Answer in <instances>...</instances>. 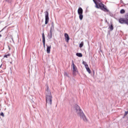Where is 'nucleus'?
I'll return each mask as SVG.
<instances>
[{"label":"nucleus","instance_id":"obj_1","mask_svg":"<svg viewBox=\"0 0 128 128\" xmlns=\"http://www.w3.org/2000/svg\"><path fill=\"white\" fill-rule=\"evenodd\" d=\"M46 106H52V92L50 91H48V93L46 94Z\"/></svg>","mask_w":128,"mask_h":128},{"label":"nucleus","instance_id":"obj_2","mask_svg":"<svg viewBox=\"0 0 128 128\" xmlns=\"http://www.w3.org/2000/svg\"><path fill=\"white\" fill-rule=\"evenodd\" d=\"M118 22L120 24H127L128 26V18H120L118 19Z\"/></svg>","mask_w":128,"mask_h":128},{"label":"nucleus","instance_id":"obj_3","mask_svg":"<svg viewBox=\"0 0 128 128\" xmlns=\"http://www.w3.org/2000/svg\"><path fill=\"white\" fill-rule=\"evenodd\" d=\"M72 68L74 76H76V73L78 72V68H76V66L74 64V60H72Z\"/></svg>","mask_w":128,"mask_h":128},{"label":"nucleus","instance_id":"obj_4","mask_svg":"<svg viewBox=\"0 0 128 128\" xmlns=\"http://www.w3.org/2000/svg\"><path fill=\"white\" fill-rule=\"evenodd\" d=\"M96 4L97 8H100L102 10L104 11H106L107 10L106 8H104V4H102V3H100L98 4L96 3Z\"/></svg>","mask_w":128,"mask_h":128},{"label":"nucleus","instance_id":"obj_5","mask_svg":"<svg viewBox=\"0 0 128 128\" xmlns=\"http://www.w3.org/2000/svg\"><path fill=\"white\" fill-rule=\"evenodd\" d=\"M74 108L78 114H80L81 112H82V109H80V107L78 105V104L75 105Z\"/></svg>","mask_w":128,"mask_h":128},{"label":"nucleus","instance_id":"obj_6","mask_svg":"<svg viewBox=\"0 0 128 128\" xmlns=\"http://www.w3.org/2000/svg\"><path fill=\"white\" fill-rule=\"evenodd\" d=\"M78 114L80 116V118H82L84 122H86L88 120H86V115H84V114L82 112Z\"/></svg>","mask_w":128,"mask_h":128},{"label":"nucleus","instance_id":"obj_7","mask_svg":"<svg viewBox=\"0 0 128 128\" xmlns=\"http://www.w3.org/2000/svg\"><path fill=\"white\" fill-rule=\"evenodd\" d=\"M50 20V18H48V12H46L45 16V24H48V21Z\"/></svg>","mask_w":128,"mask_h":128},{"label":"nucleus","instance_id":"obj_8","mask_svg":"<svg viewBox=\"0 0 128 128\" xmlns=\"http://www.w3.org/2000/svg\"><path fill=\"white\" fill-rule=\"evenodd\" d=\"M42 38L44 48H46V36H44V33L42 34Z\"/></svg>","mask_w":128,"mask_h":128},{"label":"nucleus","instance_id":"obj_9","mask_svg":"<svg viewBox=\"0 0 128 128\" xmlns=\"http://www.w3.org/2000/svg\"><path fill=\"white\" fill-rule=\"evenodd\" d=\"M65 40H66V42H68V40H70V36H68V34L65 33L64 34Z\"/></svg>","mask_w":128,"mask_h":128},{"label":"nucleus","instance_id":"obj_10","mask_svg":"<svg viewBox=\"0 0 128 128\" xmlns=\"http://www.w3.org/2000/svg\"><path fill=\"white\" fill-rule=\"evenodd\" d=\"M78 14H82L83 10L82 8H79L78 10Z\"/></svg>","mask_w":128,"mask_h":128},{"label":"nucleus","instance_id":"obj_11","mask_svg":"<svg viewBox=\"0 0 128 128\" xmlns=\"http://www.w3.org/2000/svg\"><path fill=\"white\" fill-rule=\"evenodd\" d=\"M50 48H52V46H47V48H46V52L48 54H50Z\"/></svg>","mask_w":128,"mask_h":128},{"label":"nucleus","instance_id":"obj_12","mask_svg":"<svg viewBox=\"0 0 128 128\" xmlns=\"http://www.w3.org/2000/svg\"><path fill=\"white\" fill-rule=\"evenodd\" d=\"M76 56H78L79 58H82V53H76Z\"/></svg>","mask_w":128,"mask_h":128},{"label":"nucleus","instance_id":"obj_13","mask_svg":"<svg viewBox=\"0 0 128 128\" xmlns=\"http://www.w3.org/2000/svg\"><path fill=\"white\" fill-rule=\"evenodd\" d=\"M83 18H84V16L82 15V14H79V18H80V20H82Z\"/></svg>","mask_w":128,"mask_h":128},{"label":"nucleus","instance_id":"obj_14","mask_svg":"<svg viewBox=\"0 0 128 128\" xmlns=\"http://www.w3.org/2000/svg\"><path fill=\"white\" fill-rule=\"evenodd\" d=\"M110 30H114V26L112 25V24L110 25Z\"/></svg>","mask_w":128,"mask_h":128},{"label":"nucleus","instance_id":"obj_15","mask_svg":"<svg viewBox=\"0 0 128 128\" xmlns=\"http://www.w3.org/2000/svg\"><path fill=\"white\" fill-rule=\"evenodd\" d=\"M8 56H10V54H8L4 56V58H8Z\"/></svg>","mask_w":128,"mask_h":128},{"label":"nucleus","instance_id":"obj_16","mask_svg":"<svg viewBox=\"0 0 128 128\" xmlns=\"http://www.w3.org/2000/svg\"><path fill=\"white\" fill-rule=\"evenodd\" d=\"M126 12V11L124 9H122L120 11V14H124Z\"/></svg>","mask_w":128,"mask_h":128},{"label":"nucleus","instance_id":"obj_17","mask_svg":"<svg viewBox=\"0 0 128 128\" xmlns=\"http://www.w3.org/2000/svg\"><path fill=\"white\" fill-rule=\"evenodd\" d=\"M82 46H84V42H82L80 44V48H82Z\"/></svg>","mask_w":128,"mask_h":128},{"label":"nucleus","instance_id":"obj_18","mask_svg":"<svg viewBox=\"0 0 128 128\" xmlns=\"http://www.w3.org/2000/svg\"><path fill=\"white\" fill-rule=\"evenodd\" d=\"M87 72H88V74H90L92 72L90 71V69L89 68H88L87 69H86Z\"/></svg>","mask_w":128,"mask_h":128},{"label":"nucleus","instance_id":"obj_19","mask_svg":"<svg viewBox=\"0 0 128 128\" xmlns=\"http://www.w3.org/2000/svg\"><path fill=\"white\" fill-rule=\"evenodd\" d=\"M48 38H52V34H48Z\"/></svg>","mask_w":128,"mask_h":128},{"label":"nucleus","instance_id":"obj_20","mask_svg":"<svg viewBox=\"0 0 128 128\" xmlns=\"http://www.w3.org/2000/svg\"><path fill=\"white\" fill-rule=\"evenodd\" d=\"M82 64H84V66H86L88 65V64H86V62H84H84H82Z\"/></svg>","mask_w":128,"mask_h":128},{"label":"nucleus","instance_id":"obj_21","mask_svg":"<svg viewBox=\"0 0 128 128\" xmlns=\"http://www.w3.org/2000/svg\"><path fill=\"white\" fill-rule=\"evenodd\" d=\"M2 64L0 66V68H2ZM0 72H1V73H2V72H4V70H0Z\"/></svg>","mask_w":128,"mask_h":128},{"label":"nucleus","instance_id":"obj_22","mask_svg":"<svg viewBox=\"0 0 128 128\" xmlns=\"http://www.w3.org/2000/svg\"><path fill=\"white\" fill-rule=\"evenodd\" d=\"M98 0H93V2H94L95 4H97L96 2H98Z\"/></svg>","mask_w":128,"mask_h":128},{"label":"nucleus","instance_id":"obj_23","mask_svg":"<svg viewBox=\"0 0 128 128\" xmlns=\"http://www.w3.org/2000/svg\"><path fill=\"white\" fill-rule=\"evenodd\" d=\"M85 68H86V70L87 68H89L88 65V64H87V65H86V66H85Z\"/></svg>","mask_w":128,"mask_h":128},{"label":"nucleus","instance_id":"obj_24","mask_svg":"<svg viewBox=\"0 0 128 128\" xmlns=\"http://www.w3.org/2000/svg\"><path fill=\"white\" fill-rule=\"evenodd\" d=\"M125 18H128V13L125 14Z\"/></svg>","mask_w":128,"mask_h":128},{"label":"nucleus","instance_id":"obj_25","mask_svg":"<svg viewBox=\"0 0 128 128\" xmlns=\"http://www.w3.org/2000/svg\"><path fill=\"white\" fill-rule=\"evenodd\" d=\"M128 111L124 113V116H128Z\"/></svg>","mask_w":128,"mask_h":128},{"label":"nucleus","instance_id":"obj_26","mask_svg":"<svg viewBox=\"0 0 128 128\" xmlns=\"http://www.w3.org/2000/svg\"><path fill=\"white\" fill-rule=\"evenodd\" d=\"M64 74V76H68V73H66V72H65Z\"/></svg>","mask_w":128,"mask_h":128},{"label":"nucleus","instance_id":"obj_27","mask_svg":"<svg viewBox=\"0 0 128 128\" xmlns=\"http://www.w3.org/2000/svg\"><path fill=\"white\" fill-rule=\"evenodd\" d=\"M0 116H4V113H2V112L0 113Z\"/></svg>","mask_w":128,"mask_h":128},{"label":"nucleus","instance_id":"obj_28","mask_svg":"<svg viewBox=\"0 0 128 128\" xmlns=\"http://www.w3.org/2000/svg\"><path fill=\"white\" fill-rule=\"evenodd\" d=\"M7 0V2H12V0Z\"/></svg>","mask_w":128,"mask_h":128},{"label":"nucleus","instance_id":"obj_29","mask_svg":"<svg viewBox=\"0 0 128 128\" xmlns=\"http://www.w3.org/2000/svg\"><path fill=\"white\" fill-rule=\"evenodd\" d=\"M50 34H52V30L50 31Z\"/></svg>","mask_w":128,"mask_h":128},{"label":"nucleus","instance_id":"obj_30","mask_svg":"<svg viewBox=\"0 0 128 128\" xmlns=\"http://www.w3.org/2000/svg\"><path fill=\"white\" fill-rule=\"evenodd\" d=\"M52 28H54V24H52Z\"/></svg>","mask_w":128,"mask_h":128},{"label":"nucleus","instance_id":"obj_31","mask_svg":"<svg viewBox=\"0 0 128 128\" xmlns=\"http://www.w3.org/2000/svg\"><path fill=\"white\" fill-rule=\"evenodd\" d=\"M2 34H0V38H2Z\"/></svg>","mask_w":128,"mask_h":128}]
</instances>
